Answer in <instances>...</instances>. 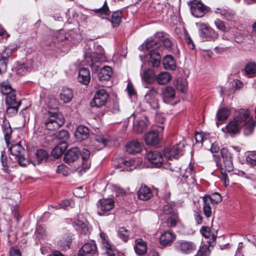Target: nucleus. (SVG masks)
Returning <instances> with one entry per match:
<instances>
[{
    "label": "nucleus",
    "mask_w": 256,
    "mask_h": 256,
    "mask_svg": "<svg viewBox=\"0 0 256 256\" xmlns=\"http://www.w3.org/2000/svg\"><path fill=\"white\" fill-rule=\"evenodd\" d=\"M184 144L183 142H179L174 146L172 148H166L164 150V158L168 160L167 162L164 160L162 154L158 151L150 152L147 154L146 158L152 164L157 167L162 166L163 168L168 169L171 171H178L180 168L174 166L171 162L172 158H178L184 154Z\"/></svg>",
    "instance_id": "1"
},
{
    "label": "nucleus",
    "mask_w": 256,
    "mask_h": 256,
    "mask_svg": "<svg viewBox=\"0 0 256 256\" xmlns=\"http://www.w3.org/2000/svg\"><path fill=\"white\" fill-rule=\"evenodd\" d=\"M250 111L248 110H240L236 113L234 120L230 121L224 128H222V130L230 134H236L242 126H245L244 134L248 136L252 134L256 125V121L250 118Z\"/></svg>",
    "instance_id": "2"
},
{
    "label": "nucleus",
    "mask_w": 256,
    "mask_h": 256,
    "mask_svg": "<svg viewBox=\"0 0 256 256\" xmlns=\"http://www.w3.org/2000/svg\"><path fill=\"white\" fill-rule=\"evenodd\" d=\"M84 58L87 64L91 67L92 70L97 72L102 62L105 60L104 49L102 46L96 45L95 50L92 53L90 52H86Z\"/></svg>",
    "instance_id": "3"
},
{
    "label": "nucleus",
    "mask_w": 256,
    "mask_h": 256,
    "mask_svg": "<svg viewBox=\"0 0 256 256\" xmlns=\"http://www.w3.org/2000/svg\"><path fill=\"white\" fill-rule=\"evenodd\" d=\"M146 48L149 52V62L153 67H158L160 64V44L156 40H150L146 42Z\"/></svg>",
    "instance_id": "4"
},
{
    "label": "nucleus",
    "mask_w": 256,
    "mask_h": 256,
    "mask_svg": "<svg viewBox=\"0 0 256 256\" xmlns=\"http://www.w3.org/2000/svg\"><path fill=\"white\" fill-rule=\"evenodd\" d=\"M45 118H46L44 122L46 128L50 130H57L64 122L63 116L56 112H48L45 114Z\"/></svg>",
    "instance_id": "5"
},
{
    "label": "nucleus",
    "mask_w": 256,
    "mask_h": 256,
    "mask_svg": "<svg viewBox=\"0 0 256 256\" xmlns=\"http://www.w3.org/2000/svg\"><path fill=\"white\" fill-rule=\"evenodd\" d=\"M196 25L198 29L200 36L203 41H214L218 39V32L208 24L196 22Z\"/></svg>",
    "instance_id": "6"
},
{
    "label": "nucleus",
    "mask_w": 256,
    "mask_h": 256,
    "mask_svg": "<svg viewBox=\"0 0 256 256\" xmlns=\"http://www.w3.org/2000/svg\"><path fill=\"white\" fill-rule=\"evenodd\" d=\"M158 97V89L154 87L151 88L144 97V101L146 106L154 110H158L160 107Z\"/></svg>",
    "instance_id": "7"
},
{
    "label": "nucleus",
    "mask_w": 256,
    "mask_h": 256,
    "mask_svg": "<svg viewBox=\"0 0 256 256\" xmlns=\"http://www.w3.org/2000/svg\"><path fill=\"white\" fill-rule=\"evenodd\" d=\"M190 6L192 14L196 18H202L208 12V8L200 0H192Z\"/></svg>",
    "instance_id": "8"
},
{
    "label": "nucleus",
    "mask_w": 256,
    "mask_h": 256,
    "mask_svg": "<svg viewBox=\"0 0 256 256\" xmlns=\"http://www.w3.org/2000/svg\"><path fill=\"white\" fill-rule=\"evenodd\" d=\"M220 154L223 159V164L220 167L222 172H232L234 170V165L230 154L226 148L221 150Z\"/></svg>",
    "instance_id": "9"
},
{
    "label": "nucleus",
    "mask_w": 256,
    "mask_h": 256,
    "mask_svg": "<svg viewBox=\"0 0 256 256\" xmlns=\"http://www.w3.org/2000/svg\"><path fill=\"white\" fill-rule=\"evenodd\" d=\"M108 98V94L104 89H101L96 92L91 102L92 107L100 108L106 103Z\"/></svg>",
    "instance_id": "10"
},
{
    "label": "nucleus",
    "mask_w": 256,
    "mask_h": 256,
    "mask_svg": "<svg viewBox=\"0 0 256 256\" xmlns=\"http://www.w3.org/2000/svg\"><path fill=\"white\" fill-rule=\"evenodd\" d=\"M194 174V166L190 164L188 167L184 170V172L181 170V175L182 178V181L184 183H186L190 186H194L196 182Z\"/></svg>",
    "instance_id": "11"
},
{
    "label": "nucleus",
    "mask_w": 256,
    "mask_h": 256,
    "mask_svg": "<svg viewBox=\"0 0 256 256\" xmlns=\"http://www.w3.org/2000/svg\"><path fill=\"white\" fill-rule=\"evenodd\" d=\"M133 130L136 133L144 132L148 126V120L144 116H134Z\"/></svg>",
    "instance_id": "12"
},
{
    "label": "nucleus",
    "mask_w": 256,
    "mask_h": 256,
    "mask_svg": "<svg viewBox=\"0 0 256 256\" xmlns=\"http://www.w3.org/2000/svg\"><path fill=\"white\" fill-rule=\"evenodd\" d=\"M114 207V200L112 198H102L97 202L98 214L100 216L104 212L111 210Z\"/></svg>",
    "instance_id": "13"
},
{
    "label": "nucleus",
    "mask_w": 256,
    "mask_h": 256,
    "mask_svg": "<svg viewBox=\"0 0 256 256\" xmlns=\"http://www.w3.org/2000/svg\"><path fill=\"white\" fill-rule=\"evenodd\" d=\"M175 247L177 250L184 254H189L196 249L194 242L188 240H179L175 243Z\"/></svg>",
    "instance_id": "14"
},
{
    "label": "nucleus",
    "mask_w": 256,
    "mask_h": 256,
    "mask_svg": "<svg viewBox=\"0 0 256 256\" xmlns=\"http://www.w3.org/2000/svg\"><path fill=\"white\" fill-rule=\"evenodd\" d=\"M96 142L94 146H98L96 149L99 150L104 148L108 146H111L114 144V141L112 140L107 135L99 134L96 136Z\"/></svg>",
    "instance_id": "15"
},
{
    "label": "nucleus",
    "mask_w": 256,
    "mask_h": 256,
    "mask_svg": "<svg viewBox=\"0 0 256 256\" xmlns=\"http://www.w3.org/2000/svg\"><path fill=\"white\" fill-rule=\"evenodd\" d=\"M96 246L94 242L85 244L79 250V256H93L96 252Z\"/></svg>",
    "instance_id": "16"
},
{
    "label": "nucleus",
    "mask_w": 256,
    "mask_h": 256,
    "mask_svg": "<svg viewBox=\"0 0 256 256\" xmlns=\"http://www.w3.org/2000/svg\"><path fill=\"white\" fill-rule=\"evenodd\" d=\"M12 54L11 49L5 48L4 50L0 54V74H2L6 70V60Z\"/></svg>",
    "instance_id": "17"
},
{
    "label": "nucleus",
    "mask_w": 256,
    "mask_h": 256,
    "mask_svg": "<svg viewBox=\"0 0 256 256\" xmlns=\"http://www.w3.org/2000/svg\"><path fill=\"white\" fill-rule=\"evenodd\" d=\"M1 120L2 122L1 123L2 130L4 134V138L6 143L8 144L10 142V134L12 132V128H10L9 122L7 120L5 116H3L0 118V122H1Z\"/></svg>",
    "instance_id": "18"
},
{
    "label": "nucleus",
    "mask_w": 256,
    "mask_h": 256,
    "mask_svg": "<svg viewBox=\"0 0 256 256\" xmlns=\"http://www.w3.org/2000/svg\"><path fill=\"white\" fill-rule=\"evenodd\" d=\"M80 154L79 150L76 147L73 148L65 154L64 160L68 164L73 162L78 158Z\"/></svg>",
    "instance_id": "19"
},
{
    "label": "nucleus",
    "mask_w": 256,
    "mask_h": 256,
    "mask_svg": "<svg viewBox=\"0 0 256 256\" xmlns=\"http://www.w3.org/2000/svg\"><path fill=\"white\" fill-rule=\"evenodd\" d=\"M216 240V237L212 234V238L210 240L206 242L208 243L207 244H204L200 248V250L197 252V254L194 256H208L210 253V247L213 246V244Z\"/></svg>",
    "instance_id": "20"
},
{
    "label": "nucleus",
    "mask_w": 256,
    "mask_h": 256,
    "mask_svg": "<svg viewBox=\"0 0 256 256\" xmlns=\"http://www.w3.org/2000/svg\"><path fill=\"white\" fill-rule=\"evenodd\" d=\"M138 198L142 200H147L152 196L151 190L146 185H142L137 192Z\"/></svg>",
    "instance_id": "21"
},
{
    "label": "nucleus",
    "mask_w": 256,
    "mask_h": 256,
    "mask_svg": "<svg viewBox=\"0 0 256 256\" xmlns=\"http://www.w3.org/2000/svg\"><path fill=\"white\" fill-rule=\"evenodd\" d=\"M75 228L81 234H87L90 232V226L88 222L84 220H75L74 224Z\"/></svg>",
    "instance_id": "22"
},
{
    "label": "nucleus",
    "mask_w": 256,
    "mask_h": 256,
    "mask_svg": "<svg viewBox=\"0 0 256 256\" xmlns=\"http://www.w3.org/2000/svg\"><path fill=\"white\" fill-rule=\"evenodd\" d=\"M175 238V234L172 232L167 230L161 234L160 239L162 244L166 246L171 244Z\"/></svg>",
    "instance_id": "23"
},
{
    "label": "nucleus",
    "mask_w": 256,
    "mask_h": 256,
    "mask_svg": "<svg viewBox=\"0 0 256 256\" xmlns=\"http://www.w3.org/2000/svg\"><path fill=\"white\" fill-rule=\"evenodd\" d=\"M144 140L148 145L157 144L160 141L158 132L157 130L150 132L145 136Z\"/></svg>",
    "instance_id": "24"
},
{
    "label": "nucleus",
    "mask_w": 256,
    "mask_h": 256,
    "mask_svg": "<svg viewBox=\"0 0 256 256\" xmlns=\"http://www.w3.org/2000/svg\"><path fill=\"white\" fill-rule=\"evenodd\" d=\"M127 152L130 154H135L141 152L142 146L141 144L136 140L130 141L126 146Z\"/></svg>",
    "instance_id": "25"
},
{
    "label": "nucleus",
    "mask_w": 256,
    "mask_h": 256,
    "mask_svg": "<svg viewBox=\"0 0 256 256\" xmlns=\"http://www.w3.org/2000/svg\"><path fill=\"white\" fill-rule=\"evenodd\" d=\"M215 12L227 20L233 21L235 20L236 13L231 10L218 8Z\"/></svg>",
    "instance_id": "26"
},
{
    "label": "nucleus",
    "mask_w": 256,
    "mask_h": 256,
    "mask_svg": "<svg viewBox=\"0 0 256 256\" xmlns=\"http://www.w3.org/2000/svg\"><path fill=\"white\" fill-rule=\"evenodd\" d=\"M112 74V69L108 66H104L100 69L98 74V78L100 81H108L110 80Z\"/></svg>",
    "instance_id": "27"
},
{
    "label": "nucleus",
    "mask_w": 256,
    "mask_h": 256,
    "mask_svg": "<svg viewBox=\"0 0 256 256\" xmlns=\"http://www.w3.org/2000/svg\"><path fill=\"white\" fill-rule=\"evenodd\" d=\"M90 76L89 70L85 68H81L78 74V81L84 84H88L90 82Z\"/></svg>",
    "instance_id": "28"
},
{
    "label": "nucleus",
    "mask_w": 256,
    "mask_h": 256,
    "mask_svg": "<svg viewBox=\"0 0 256 256\" xmlns=\"http://www.w3.org/2000/svg\"><path fill=\"white\" fill-rule=\"evenodd\" d=\"M134 248L136 254L144 255L146 252L147 246L146 242L142 238H138L136 240Z\"/></svg>",
    "instance_id": "29"
},
{
    "label": "nucleus",
    "mask_w": 256,
    "mask_h": 256,
    "mask_svg": "<svg viewBox=\"0 0 256 256\" xmlns=\"http://www.w3.org/2000/svg\"><path fill=\"white\" fill-rule=\"evenodd\" d=\"M76 137L80 140L86 139L89 134L88 128L84 126H79L75 132Z\"/></svg>",
    "instance_id": "30"
},
{
    "label": "nucleus",
    "mask_w": 256,
    "mask_h": 256,
    "mask_svg": "<svg viewBox=\"0 0 256 256\" xmlns=\"http://www.w3.org/2000/svg\"><path fill=\"white\" fill-rule=\"evenodd\" d=\"M134 160L130 158H120L118 160V165H116L115 166L117 168H124L122 170L130 171L132 170L131 168L134 166Z\"/></svg>",
    "instance_id": "31"
},
{
    "label": "nucleus",
    "mask_w": 256,
    "mask_h": 256,
    "mask_svg": "<svg viewBox=\"0 0 256 256\" xmlns=\"http://www.w3.org/2000/svg\"><path fill=\"white\" fill-rule=\"evenodd\" d=\"M162 64L165 69L174 70L176 68V63L174 57L166 55L163 59Z\"/></svg>",
    "instance_id": "32"
},
{
    "label": "nucleus",
    "mask_w": 256,
    "mask_h": 256,
    "mask_svg": "<svg viewBox=\"0 0 256 256\" xmlns=\"http://www.w3.org/2000/svg\"><path fill=\"white\" fill-rule=\"evenodd\" d=\"M67 147L68 144L66 142H60L59 144L54 148L52 151V156L56 158H59L64 153Z\"/></svg>",
    "instance_id": "33"
},
{
    "label": "nucleus",
    "mask_w": 256,
    "mask_h": 256,
    "mask_svg": "<svg viewBox=\"0 0 256 256\" xmlns=\"http://www.w3.org/2000/svg\"><path fill=\"white\" fill-rule=\"evenodd\" d=\"M156 82L160 85L168 84L172 79V76L168 72H161L155 76Z\"/></svg>",
    "instance_id": "34"
},
{
    "label": "nucleus",
    "mask_w": 256,
    "mask_h": 256,
    "mask_svg": "<svg viewBox=\"0 0 256 256\" xmlns=\"http://www.w3.org/2000/svg\"><path fill=\"white\" fill-rule=\"evenodd\" d=\"M203 204V212L206 218H210L213 212V210L214 209V204L210 203L206 200V199L202 198Z\"/></svg>",
    "instance_id": "35"
},
{
    "label": "nucleus",
    "mask_w": 256,
    "mask_h": 256,
    "mask_svg": "<svg viewBox=\"0 0 256 256\" xmlns=\"http://www.w3.org/2000/svg\"><path fill=\"white\" fill-rule=\"evenodd\" d=\"M82 168L84 170L88 169L90 166V162L89 160L90 152L87 149H83L82 152Z\"/></svg>",
    "instance_id": "36"
},
{
    "label": "nucleus",
    "mask_w": 256,
    "mask_h": 256,
    "mask_svg": "<svg viewBox=\"0 0 256 256\" xmlns=\"http://www.w3.org/2000/svg\"><path fill=\"white\" fill-rule=\"evenodd\" d=\"M100 236L102 240V246L106 249L108 256H117L116 254L113 253L111 249L110 244L108 242V240L106 238L105 234L104 232H100Z\"/></svg>",
    "instance_id": "37"
},
{
    "label": "nucleus",
    "mask_w": 256,
    "mask_h": 256,
    "mask_svg": "<svg viewBox=\"0 0 256 256\" xmlns=\"http://www.w3.org/2000/svg\"><path fill=\"white\" fill-rule=\"evenodd\" d=\"M10 150L11 154L14 156L16 158L24 152V148L20 143L12 144L10 148Z\"/></svg>",
    "instance_id": "38"
},
{
    "label": "nucleus",
    "mask_w": 256,
    "mask_h": 256,
    "mask_svg": "<svg viewBox=\"0 0 256 256\" xmlns=\"http://www.w3.org/2000/svg\"><path fill=\"white\" fill-rule=\"evenodd\" d=\"M60 98L64 103L70 102L73 98L72 90L68 88H64L60 94Z\"/></svg>",
    "instance_id": "39"
},
{
    "label": "nucleus",
    "mask_w": 256,
    "mask_h": 256,
    "mask_svg": "<svg viewBox=\"0 0 256 256\" xmlns=\"http://www.w3.org/2000/svg\"><path fill=\"white\" fill-rule=\"evenodd\" d=\"M162 94L164 101L165 102L166 98H174L176 96V92L172 86H167L162 90Z\"/></svg>",
    "instance_id": "40"
},
{
    "label": "nucleus",
    "mask_w": 256,
    "mask_h": 256,
    "mask_svg": "<svg viewBox=\"0 0 256 256\" xmlns=\"http://www.w3.org/2000/svg\"><path fill=\"white\" fill-rule=\"evenodd\" d=\"M159 40L164 44V46L167 48H170L173 44L172 41L170 38L169 36L163 33H160L158 34Z\"/></svg>",
    "instance_id": "41"
},
{
    "label": "nucleus",
    "mask_w": 256,
    "mask_h": 256,
    "mask_svg": "<svg viewBox=\"0 0 256 256\" xmlns=\"http://www.w3.org/2000/svg\"><path fill=\"white\" fill-rule=\"evenodd\" d=\"M154 72L150 68L146 70L142 76V78L148 83H152L154 80Z\"/></svg>",
    "instance_id": "42"
},
{
    "label": "nucleus",
    "mask_w": 256,
    "mask_h": 256,
    "mask_svg": "<svg viewBox=\"0 0 256 256\" xmlns=\"http://www.w3.org/2000/svg\"><path fill=\"white\" fill-rule=\"evenodd\" d=\"M93 12L98 16H102V18H104V16L109 15L110 14V11L106 2H104L102 8L98 9H94L93 10Z\"/></svg>",
    "instance_id": "43"
},
{
    "label": "nucleus",
    "mask_w": 256,
    "mask_h": 256,
    "mask_svg": "<svg viewBox=\"0 0 256 256\" xmlns=\"http://www.w3.org/2000/svg\"><path fill=\"white\" fill-rule=\"evenodd\" d=\"M122 14L120 11L117 10L112 13L110 20L113 27L118 26L121 22Z\"/></svg>",
    "instance_id": "44"
},
{
    "label": "nucleus",
    "mask_w": 256,
    "mask_h": 256,
    "mask_svg": "<svg viewBox=\"0 0 256 256\" xmlns=\"http://www.w3.org/2000/svg\"><path fill=\"white\" fill-rule=\"evenodd\" d=\"M6 105H16L20 104L21 105L20 101H16V95L14 92L6 94Z\"/></svg>",
    "instance_id": "45"
},
{
    "label": "nucleus",
    "mask_w": 256,
    "mask_h": 256,
    "mask_svg": "<svg viewBox=\"0 0 256 256\" xmlns=\"http://www.w3.org/2000/svg\"><path fill=\"white\" fill-rule=\"evenodd\" d=\"M203 198L205 200L206 199L207 201L214 204H218L222 200L220 195L217 192L212 194L210 196H206Z\"/></svg>",
    "instance_id": "46"
},
{
    "label": "nucleus",
    "mask_w": 256,
    "mask_h": 256,
    "mask_svg": "<svg viewBox=\"0 0 256 256\" xmlns=\"http://www.w3.org/2000/svg\"><path fill=\"white\" fill-rule=\"evenodd\" d=\"M245 72L248 76H252L256 74V63L250 62L245 66Z\"/></svg>",
    "instance_id": "47"
},
{
    "label": "nucleus",
    "mask_w": 256,
    "mask_h": 256,
    "mask_svg": "<svg viewBox=\"0 0 256 256\" xmlns=\"http://www.w3.org/2000/svg\"><path fill=\"white\" fill-rule=\"evenodd\" d=\"M230 115V111L226 108L220 109L216 114L217 118L218 120L223 121L226 120Z\"/></svg>",
    "instance_id": "48"
},
{
    "label": "nucleus",
    "mask_w": 256,
    "mask_h": 256,
    "mask_svg": "<svg viewBox=\"0 0 256 256\" xmlns=\"http://www.w3.org/2000/svg\"><path fill=\"white\" fill-rule=\"evenodd\" d=\"M56 139L62 140L60 142H66V141L69 138V133L68 131L62 130L54 134Z\"/></svg>",
    "instance_id": "49"
},
{
    "label": "nucleus",
    "mask_w": 256,
    "mask_h": 256,
    "mask_svg": "<svg viewBox=\"0 0 256 256\" xmlns=\"http://www.w3.org/2000/svg\"><path fill=\"white\" fill-rule=\"evenodd\" d=\"M179 218L176 214H172L167 219L168 226L174 227L179 222Z\"/></svg>",
    "instance_id": "50"
},
{
    "label": "nucleus",
    "mask_w": 256,
    "mask_h": 256,
    "mask_svg": "<svg viewBox=\"0 0 256 256\" xmlns=\"http://www.w3.org/2000/svg\"><path fill=\"white\" fill-rule=\"evenodd\" d=\"M0 90L6 95L14 92L10 84L7 81H4L1 83Z\"/></svg>",
    "instance_id": "51"
},
{
    "label": "nucleus",
    "mask_w": 256,
    "mask_h": 256,
    "mask_svg": "<svg viewBox=\"0 0 256 256\" xmlns=\"http://www.w3.org/2000/svg\"><path fill=\"white\" fill-rule=\"evenodd\" d=\"M20 105L17 104L16 105H7L6 112L8 115L12 116L17 114L18 108Z\"/></svg>",
    "instance_id": "52"
},
{
    "label": "nucleus",
    "mask_w": 256,
    "mask_h": 256,
    "mask_svg": "<svg viewBox=\"0 0 256 256\" xmlns=\"http://www.w3.org/2000/svg\"><path fill=\"white\" fill-rule=\"evenodd\" d=\"M130 235V232L128 230L124 228H120L118 231V236L124 242L128 240Z\"/></svg>",
    "instance_id": "53"
},
{
    "label": "nucleus",
    "mask_w": 256,
    "mask_h": 256,
    "mask_svg": "<svg viewBox=\"0 0 256 256\" xmlns=\"http://www.w3.org/2000/svg\"><path fill=\"white\" fill-rule=\"evenodd\" d=\"M36 156L38 162V164L42 161L46 160L48 158L47 152L44 150H38Z\"/></svg>",
    "instance_id": "54"
},
{
    "label": "nucleus",
    "mask_w": 256,
    "mask_h": 256,
    "mask_svg": "<svg viewBox=\"0 0 256 256\" xmlns=\"http://www.w3.org/2000/svg\"><path fill=\"white\" fill-rule=\"evenodd\" d=\"M71 244L70 240L68 236L63 238L58 243L59 246L62 250H66L69 248Z\"/></svg>",
    "instance_id": "55"
},
{
    "label": "nucleus",
    "mask_w": 256,
    "mask_h": 256,
    "mask_svg": "<svg viewBox=\"0 0 256 256\" xmlns=\"http://www.w3.org/2000/svg\"><path fill=\"white\" fill-rule=\"evenodd\" d=\"M246 160L249 164L256 166V152L250 153L246 157Z\"/></svg>",
    "instance_id": "56"
},
{
    "label": "nucleus",
    "mask_w": 256,
    "mask_h": 256,
    "mask_svg": "<svg viewBox=\"0 0 256 256\" xmlns=\"http://www.w3.org/2000/svg\"><path fill=\"white\" fill-rule=\"evenodd\" d=\"M7 161L8 159L6 156L4 154L3 152H2L1 154V162L3 167L2 170L5 172L8 173L9 171Z\"/></svg>",
    "instance_id": "57"
},
{
    "label": "nucleus",
    "mask_w": 256,
    "mask_h": 256,
    "mask_svg": "<svg viewBox=\"0 0 256 256\" xmlns=\"http://www.w3.org/2000/svg\"><path fill=\"white\" fill-rule=\"evenodd\" d=\"M58 174H62L63 176H67L68 174L67 166L64 164H60L58 166L56 170Z\"/></svg>",
    "instance_id": "58"
},
{
    "label": "nucleus",
    "mask_w": 256,
    "mask_h": 256,
    "mask_svg": "<svg viewBox=\"0 0 256 256\" xmlns=\"http://www.w3.org/2000/svg\"><path fill=\"white\" fill-rule=\"evenodd\" d=\"M232 89L236 90L240 89L243 86L242 82L238 80H234L230 82Z\"/></svg>",
    "instance_id": "59"
},
{
    "label": "nucleus",
    "mask_w": 256,
    "mask_h": 256,
    "mask_svg": "<svg viewBox=\"0 0 256 256\" xmlns=\"http://www.w3.org/2000/svg\"><path fill=\"white\" fill-rule=\"evenodd\" d=\"M16 158L18 160L19 164L22 166H26L30 162L29 160L24 157V154Z\"/></svg>",
    "instance_id": "60"
},
{
    "label": "nucleus",
    "mask_w": 256,
    "mask_h": 256,
    "mask_svg": "<svg viewBox=\"0 0 256 256\" xmlns=\"http://www.w3.org/2000/svg\"><path fill=\"white\" fill-rule=\"evenodd\" d=\"M214 24L217 28H218L219 30L224 32H226V28L225 26L224 23L223 21L219 19H217L214 21Z\"/></svg>",
    "instance_id": "61"
},
{
    "label": "nucleus",
    "mask_w": 256,
    "mask_h": 256,
    "mask_svg": "<svg viewBox=\"0 0 256 256\" xmlns=\"http://www.w3.org/2000/svg\"><path fill=\"white\" fill-rule=\"evenodd\" d=\"M27 70V68L24 64L18 66L16 70V72L20 75H23Z\"/></svg>",
    "instance_id": "62"
},
{
    "label": "nucleus",
    "mask_w": 256,
    "mask_h": 256,
    "mask_svg": "<svg viewBox=\"0 0 256 256\" xmlns=\"http://www.w3.org/2000/svg\"><path fill=\"white\" fill-rule=\"evenodd\" d=\"M200 232L206 238H210L211 236L210 228L208 227H202L200 230Z\"/></svg>",
    "instance_id": "63"
},
{
    "label": "nucleus",
    "mask_w": 256,
    "mask_h": 256,
    "mask_svg": "<svg viewBox=\"0 0 256 256\" xmlns=\"http://www.w3.org/2000/svg\"><path fill=\"white\" fill-rule=\"evenodd\" d=\"M10 256H21V254L18 249L14 247L10 250Z\"/></svg>",
    "instance_id": "64"
}]
</instances>
